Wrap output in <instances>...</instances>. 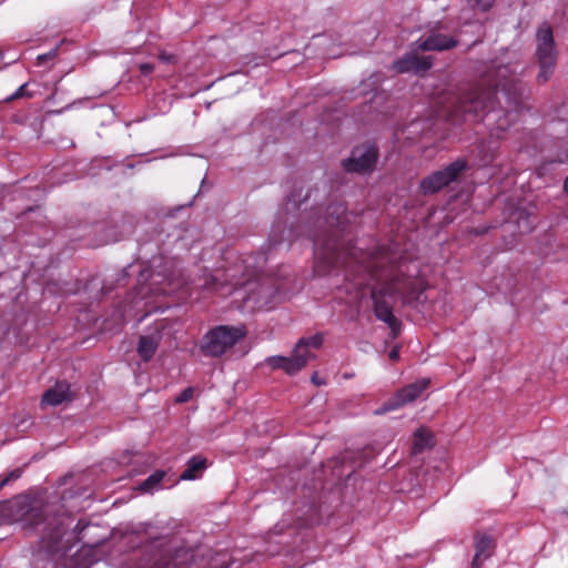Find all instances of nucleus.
Wrapping results in <instances>:
<instances>
[{
    "instance_id": "obj_3",
    "label": "nucleus",
    "mask_w": 568,
    "mask_h": 568,
    "mask_svg": "<svg viewBox=\"0 0 568 568\" xmlns=\"http://www.w3.org/2000/svg\"><path fill=\"white\" fill-rule=\"evenodd\" d=\"M43 501L29 496H18L0 505V516L3 520L26 526L39 524L43 518Z\"/></svg>"
},
{
    "instance_id": "obj_13",
    "label": "nucleus",
    "mask_w": 568,
    "mask_h": 568,
    "mask_svg": "<svg viewBox=\"0 0 568 568\" xmlns=\"http://www.w3.org/2000/svg\"><path fill=\"white\" fill-rule=\"evenodd\" d=\"M315 258V273L320 276L329 273L331 267L337 263L335 247L317 248Z\"/></svg>"
},
{
    "instance_id": "obj_22",
    "label": "nucleus",
    "mask_w": 568,
    "mask_h": 568,
    "mask_svg": "<svg viewBox=\"0 0 568 568\" xmlns=\"http://www.w3.org/2000/svg\"><path fill=\"white\" fill-rule=\"evenodd\" d=\"M26 88H27V83H23L22 85H20L18 88V90L12 94L10 95L7 100L8 101H12L14 99H19V98H22V97H30V94L26 91Z\"/></svg>"
},
{
    "instance_id": "obj_9",
    "label": "nucleus",
    "mask_w": 568,
    "mask_h": 568,
    "mask_svg": "<svg viewBox=\"0 0 568 568\" xmlns=\"http://www.w3.org/2000/svg\"><path fill=\"white\" fill-rule=\"evenodd\" d=\"M377 160L376 150L371 145H361L353 149L351 156L344 162L347 172H369Z\"/></svg>"
},
{
    "instance_id": "obj_21",
    "label": "nucleus",
    "mask_w": 568,
    "mask_h": 568,
    "mask_svg": "<svg viewBox=\"0 0 568 568\" xmlns=\"http://www.w3.org/2000/svg\"><path fill=\"white\" fill-rule=\"evenodd\" d=\"M193 393H194L193 388L187 387L175 398V402L176 403H185L193 397Z\"/></svg>"
},
{
    "instance_id": "obj_31",
    "label": "nucleus",
    "mask_w": 568,
    "mask_h": 568,
    "mask_svg": "<svg viewBox=\"0 0 568 568\" xmlns=\"http://www.w3.org/2000/svg\"><path fill=\"white\" fill-rule=\"evenodd\" d=\"M312 381L316 383L317 377L313 376V377H312Z\"/></svg>"
},
{
    "instance_id": "obj_1",
    "label": "nucleus",
    "mask_w": 568,
    "mask_h": 568,
    "mask_svg": "<svg viewBox=\"0 0 568 568\" xmlns=\"http://www.w3.org/2000/svg\"><path fill=\"white\" fill-rule=\"evenodd\" d=\"M518 65L498 63L491 67L487 77L494 83V99L507 114L517 112L524 108L528 98L527 87L517 77ZM491 91L481 88H473L457 98L456 113L473 114L493 108Z\"/></svg>"
},
{
    "instance_id": "obj_19",
    "label": "nucleus",
    "mask_w": 568,
    "mask_h": 568,
    "mask_svg": "<svg viewBox=\"0 0 568 568\" xmlns=\"http://www.w3.org/2000/svg\"><path fill=\"white\" fill-rule=\"evenodd\" d=\"M469 6L483 12L488 11L495 3V0H467Z\"/></svg>"
},
{
    "instance_id": "obj_28",
    "label": "nucleus",
    "mask_w": 568,
    "mask_h": 568,
    "mask_svg": "<svg viewBox=\"0 0 568 568\" xmlns=\"http://www.w3.org/2000/svg\"><path fill=\"white\" fill-rule=\"evenodd\" d=\"M565 190H566V192H568V178L565 181Z\"/></svg>"
},
{
    "instance_id": "obj_23",
    "label": "nucleus",
    "mask_w": 568,
    "mask_h": 568,
    "mask_svg": "<svg viewBox=\"0 0 568 568\" xmlns=\"http://www.w3.org/2000/svg\"><path fill=\"white\" fill-rule=\"evenodd\" d=\"M55 55V50L50 51L49 53L40 54L38 55V63L41 64L42 62L52 59Z\"/></svg>"
},
{
    "instance_id": "obj_20",
    "label": "nucleus",
    "mask_w": 568,
    "mask_h": 568,
    "mask_svg": "<svg viewBox=\"0 0 568 568\" xmlns=\"http://www.w3.org/2000/svg\"><path fill=\"white\" fill-rule=\"evenodd\" d=\"M21 476L20 469H14L0 479V489L8 485L11 480H16Z\"/></svg>"
},
{
    "instance_id": "obj_30",
    "label": "nucleus",
    "mask_w": 568,
    "mask_h": 568,
    "mask_svg": "<svg viewBox=\"0 0 568 568\" xmlns=\"http://www.w3.org/2000/svg\"><path fill=\"white\" fill-rule=\"evenodd\" d=\"M312 381L316 383L317 377L313 376V377H312Z\"/></svg>"
},
{
    "instance_id": "obj_18",
    "label": "nucleus",
    "mask_w": 568,
    "mask_h": 568,
    "mask_svg": "<svg viewBox=\"0 0 568 568\" xmlns=\"http://www.w3.org/2000/svg\"><path fill=\"white\" fill-rule=\"evenodd\" d=\"M164 476L165 473L163 470H156L141 483L139 489L143 493H153L154 490L159 489Z\"/></svg>"
},
{
    "instance_id": "obj_4",
    "label": "nucleus",
    "mask_w": 568,
    "mask_h": 568,
    "mask_svg": "<svg viewBox=\"0 0 568 568\" xmlns=\"http://www.w3.org/2000/svg\"><path fill=\"white\" fill-rule=\"evenodd\" d=\"M322 344L323 336L321 334H315L310 338H301L290 357L271 356L266 359V363L273 369L281 368L288 375L296 374L306 366L310 359L314 358V354L310 351V347L317 349Z\"/></svg>"
},
{
    "instance_id": "obj_10",
    "label": "nucleus",
    "mask_w": 568,
    "mask_h": 568,
    "mask_svg": "<svg viewBox=\"0 0 568 568\" xmlns=\"http://www.w3.org/2000/svg\"><path fill=\"white\" fill-rule=\"evenodd\" d=\"M432 64L433 62L430 57H419L415 53H407L405 57L393 63V70L398 73L410 71L422 73L427 71Z\"/></svg>"
},
{
    "instance_id": "obj_12",
    "label": "nucleus",
    "mask_w": 568,
    "mask_h": 568,
    "mask_svg": "<svg viewBox=\"0 0 568 568\" xmlns=\"http://www.w3.org/2000/svg\"><path fill=\"white\" fill-rule=\"evenodd\" d=\"M71 399L70 386L67 382H58L42 397L43 405L58 406Z\"/></svg>"
},
{
    "instance_id": "obj_11",
    "label": "nucleus",
    "mask_w": 568,
    "mask_h": 568,
    "mask_svg": "<svg viewBox=\"0 0 568 568\" xmlns=\"http://www.w3.org/2000/svg\"><path fill=\"white\" fill-rule=\"evenodd\" d=\"M457 41L445 34H432L423 41L417 42V48L423 51H444L454 48Z\"/></svg>"
},
{
    "instance_id": "obj_29",
    "label": "nucleus",
    "mask_w": 568,
    "mask_h": 568,
    "mask_svg": "<svg viewBox=\"0 0 568 568\" xmlns=\"http://www.w3.org/2000/svg\"><path fill=\"white\" fill-rule=\"evenodd\" d=\"M530 230V225H528L527 227H525L524 232H527Z\"/></svg>"
},
{
    "instance_id": "obj_7",
    "label": "nucleus",
    "mask_w": 568,
    "mask_h": 568,
    "mask_svg": "<svg viewBox=\"0 0 568 568\" xmlns=\"http://www.w3.org/2000/svg\"><path fill=\"white\" fill-rule=\"evenodd\" d=\"M466 169L464 160H456L443 170L436 171L425 178L420 183V190L424 194H433L455 181Z\"/></svg>"
},
{
    "instance_id": "obj_25",
    "label": "nucleus",
    "mask_w": 568,
    "mask_h": 568,
    "mask_svg": "<svg viewBox=\"0 0 568 568\" xmlns=\"http://www.w3.org/2000/svg\"><path fill=\"white\" fill-rule=\"evenodd\" d=\"M388 356H389V358H390L392 361H394V362H395V361H397V359L399 358V348H398V347H394V348L389 352Z\"/></svg>"
},
{
    "instance_id": "obj_17",
    "label": "nucleus",
    "mask_w": 568,
    "mask_h": 568,
    "mask_svg": "<svg viewBox=\"0 0 568 568\" xmlns=\"http://www.w3.org/2000/svg\"><path fill=\"white\" fill-rule=\"evenodd\" d=\"M158 346V338L153 336H141L139 341L138 353L144 361H149L153 357Z\"/></svg>"
},
{
    "instance_id": "obj_15",
    "label": "nucleus",
    "mask_w": 568,
    "mask_h": 568,
    "mask_svg": "<svg viewBox=\"0 0 568 568\" xmlns=\"http://www.w3.org/2000/svg\"><path fill=\"white\" fill-rule=\"evenodd\" d=\"M206 459L201 456H193L186 463L184 471L181 474V480H194L201 477L206 469Z\"/></svg>"
},
{
    "instance_id": "obj_26",
    "label": "nucleus",
    "mask_w": 568,
    "mask_h": 568,
    "mask_svg": "<svg viewBox=\"0 0 568 568\" xmlns=\"http://www.w3.org/2000/svg\"><path fill=\"white\" fill-rule=\"evenodd\" d=\"M216 281H217V276L211 275V281L210 282L205 281V285L214 286Z\"/></svg>"
},
{
    "instance_id": "obj_5",
    "label": "nucleus",
    "mask_w": 568,
    "mask_h": 568,
    "mask_svg": "<svg viewBox=\"0 0 568 568\" xmlns=\"http://www.w3.org/2000/svg\"><path fill=\"white\" fill-rule=\"evenodd\" d=\"M245 335L246 331L243 325H220L204 335L201 349L205 355L219 357L243 339Z\"/></svg>"
},
{
    "instance_id": "obj_8",
    "label": "nucleus",
    "mask_w": 568,
    "mask_h": 568,
    "mask_svg": "<svg viewBox=\"0 0 568 568\" xmlns=\"http://www.w3.org/2000/svg\"><path fill=\"white\" fill-rule=\"evenodd\" d=\"M428 384V379H422L403 387L383 407L375 410V414L382 415L414 402L427 388Z\"/></svg>"
},
{
    "instance_id": "obj_2",
    "label": "nucleus",
    "mask_w": 568,
    "mask_h": 568,
    "mask_svg": "<svg viewBox=\"0 0 568 568\" xmlns=\"http://www.w3.org/2000/svg\"><path fill=\"white\" fill-rule=\"evenodd\" d=\"M410 266L402 262L381 272L372 270L376 282L372 287L374 312L378 320L389 326L394 336L398 334L400 324L393 315V303L397 298H402L404 303H410L425 290L422 280L408 274Z\"/></svg>"
},
{
    "instance_id": "obj_27",
    "label": "nucleus",
    "mask_w": 568,
    "mask_h": 568,
    "mask_svg": "<svg viewBox=\"0 0 568 568\" xmlns=\"http://www.w3.org/2000/svg\"><path fill=\"white\" fill-rule=\"evenodd\" d=\"M62 537V532L58 530L54 536L52 537V541L57 542Z\"/></svg>"
},
{
    "instance_id": "obj_24",
    "label": "nucleus",
    "mask_w": 568,
    "mask_h": 568,
    "mask_svg": "<svg viewBox=\"0 0 568 568\" xmlns=\"http://www.w3.org/2000/svg\"><path fill=\"white\" fill-rule=\"evenodd\" d=\"M140 70L143 74H149L153 71V65L150 63H142Z\"/></svg>"
},
{
    "instance_id": "obj_6",
    "label": "nucleus",
    "mask_w": 568,
    "mask_h": 568,
    "mask_svg": "<svg viewBox=\"0 0 568 568\" xmlns=\"http://www.w3.org/2000/svg\"><path fill=\"white\" fill-rule=\"evenodd\" d=\"M536 55L540 67L537 79L539 82H546L554 72L557 59L552 31L546 23L541 24L537 31Z\"/></svg>"
},
{
    "instance_id": "obj_16",
    "label": "nucleus",
    "mask_w": 568,
    "mask_h": 568,
    "mask_svg": "<svg viewBox=\"0 0 568 568\" xmlns=\"http://www.w3.org/2000/svg\"><path fill=\"white\" fill-rule=\"evenodd\" d=\"M432 433L425 427L418 428L414 434V442L412 446L413 453L419 454L424 449L432 447Z\"/></svg>"
},
{
    "instance_id": "obj_14",
    "label": "nucleus",
    "mask_w": 568,
    "mask_h": 568,
    "mask_svg": "<svg viewBox=\"0 0 568 568\" xmlns=\"http://www.w3.org/2000/svg\"><path fill=\"white\" fill-rule=\"evenodd\" d=\"M493 540L487 536H479L475 544V556L471 561V568H479L483 561L490 557Z\"/></svg>"
}]
</instances>
